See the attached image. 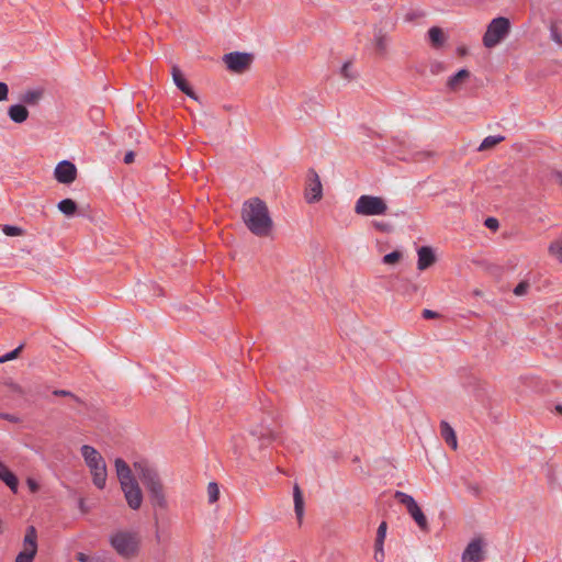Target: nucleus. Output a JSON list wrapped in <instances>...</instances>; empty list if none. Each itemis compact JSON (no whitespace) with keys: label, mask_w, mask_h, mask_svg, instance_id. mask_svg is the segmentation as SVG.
Masks as SVG:
<instances>
[{"label":"nucleus","mask_w":562,"mask_h":562,"mask_svg":"<svg viewBox=\"0 0 562 562\" xmlns=\"http://www.w3.org/2000/svg\"><path fill=\"white\" fill-rule=\"evenodd\" d=\"M135 473L147 491L150 505L154 509H166L168 502L165 486L157 468L146 459L133 463Z\"/></svg>","instance_id":"nucleus-1"},{"label":"nucleus","mask_w":562,"mask_h":562,"mask_svg":"<svg viewBox=\"0 0 562 562\" xmlns=\"http://www.w3.org/2000/svg\"><path fill=\"white\" fill-rule=\"evenodd\" d=\"M241 217L247 228L256 236H268L272 228L267 204L259 198L249 199L244 203Z\"/></svg>","instance_id":"nucleus-2"},{"label":"nucleus","mask_w":562,"mask_h":562,"mask_svg":"<svg viewBox=\"0 0 562 562\" xmlns=\"http://www.w3.org/2000/svg\"><path fill=\"white\" fill-rule=\"evenodd\" d=\"M87 467L92 475L93 484L103 490L106 483V464L99 451L89 445H83L80 449Z\"/></svg>","instance_id":"nucleus-3"},{"label":"nucleus","mask_w":562,"mask_h":562,"mask_svg":"<svg viewBox=\"0 0 562 562\" xmlns=\"http://www.w3.org/2000/svg\"><path fill=\"white\" fill-rule=\"evenodd\" d=\"M109 542L113 550L124 559L135 557L139 550V537L133 531H115L110 535Z\"/></svg>","instance_id":"nucleus-4"},{"label":"nucleus","mask_w":562,"mask_h":562,"mask_svg":"<svg viewBox=\"0 0 562 562\" xmlns=\"http://www.w3.org/2000/svg\"><path fill=\"white\" fill-rule=\"evenodd\" d=\"M387 211V204L381 196L361 195L355 204V212L362 216L384 215Z\"/></svg>","instance_id":"nucleus-5"},{"label":"nucleus","mask_w":562,"mask_h":562,"mask_svg":"<svg viewBox=\"0 0 562 562\" xmlns=\"http://www.w3.org/2000/svg\"><path fill=\"white\" fill-rule=\"evenodd\" d=\"M509 32V21L506 18H496L491 21L483 36V44L492 48L501 43Z\"/></svg>","instance_id":"nucleus-6"},{"label":"nucleus","mask_w":562,"mask_h":562,"mask_svg":"<svg viewBox=\"0 0 562 562\" xmlns=\"http://www.w3.org/2000/svg\"><path fill=\"white\" fill-rule=\"evenodd\" d=\"M252 59L251 54L239 52L228 53L223 56V61L227 69L236 74L246 71L250 67Z\"/></svg>","instance_id":"nucleus-7"},{"label":"nucleus","mask_w":562,"mask_h":562,"mask_svg":"<svg viewBox=\"0 0 562 562\" xmlns=\"http://www.w3.org/2000/svg\"><path fill=\"white\" fill-rule=\"evenodd\" d=\"M485 559V542L481 537L473 538L461 555V562H482Z\"/></svg>","instance_id":"nucleus-8"},{"label":"nucleus","mask_w":562,"mask_h":562,"mask_svg":"<svg viewBox=\"0 0 562 562\" xmlns=\"http://www.w3.org/2000/svg\"><path fill=\"white\" fill-rule=\"evenodd\" d=\"M323 196V186L319 176L314 169L307 172L305 200L307 203L318 202Z\"/></svg>","instance_id":"nucleus-9"},{"label":"nucleus","mask_w":562,"mask_h":562,"mask_svg":"<svg viewBox=\"0 0 562 562\" xmlns=\"http://www.w3.org/2000/svg\"><path fill=\"white\" fill-rule=\"evenodd\" d=\"M121 488L130 508L133 510L139 509L143 504L144 496L137 480L123 483Z\"/></svg>","instance_id":"nucleus-10"},{"label":"nucleus","mask_w":562,"mask_h":562,"mask_svg":"<svg viewBox=\"0 0 562 562\" xmlns=\"http://www.w3.org/2000/svg\"><path fill=\"white\" fill-rule=\"evenodd\" d=\"M250 435L256 438L260 448L269 446L279 439V434L270 425L261 423L250 430Z\"/></svg>","instance_id":"nucleus-11"},{"label":"nucleus","mask_w":562,"mask_h":562,"mask_svg":"<svg viewBox=\"0 0 562 562\" xmlns=\"http://www.w3.org/2000/svg\"><path fill=\"white\" fill-rule=\"evenodd\" d=\"M54 177L59 183L70 184L77 178V168L71 161L63 160L55 167Z\"/></svg>","instance_id":"nucleus-12"},{"label":"nucleus","mask_w":562,"mask_h":562,"mask_svg":"<svg viewBox=\"0 0 562 562\" xmlns=\"http://www.w3.org/2000/svg\"><path fill=\"white\" fill-rule=\"evenodd\" d=\"M417 256V269L420 271L428 269L437 260L434 249L429 246H423L418 248Z\"/></svg>","instance_id":"nucleus-13"},{"label":"nucleus","mask_w":562,"mask_h":562,"mask_svg":"<svg viewBox=\"0 0 562 562\" xmlns=\"http://www.w3.org/2000/svg\"><path fill=\"white\" fill-rule=\"evenodd\" d=\"M172 79L175 85L188 97H190L193 100L198 101V95L195 92L191 89V87L188 85L187 80L184 79L181 70L177 67H172Z\"/></svg>","instance_id":"nucleus-14"},{"label":"nucleus","mask_w":562,"mask_h":562,"mask_svg":"<svg viewBox=\"0 0 562 562\" xmlns=\"http://www.w3.org/2000/svg\"><path fill=\"white\" fill-rule=\"evenodd\" d=\"M114 463L116 475L121 486L123 485V483H128L130 481L136 480L132 473L130 465L123 459L116 458Z\"/></svg>","instance_id":"nucleus-15"},{"label":"nucleus","mask_w":562,"mask_h":562,"mask_svg":"<svg viewBox=\"0 0 562 562\" xmlns=\"http://www.w3.org/2000/svg\"><path fill=\"white\" fill-rule=\"evenodd\" d=\"M0 480L13 492H18L19 481L16 475L0 461Z\"/></svg>","instance_id":"nucleus-16"},{"label":"nucleus","mask_w":562,"mask_h":562,"mask_svg":"<svg viewBox=\"0 0 562 562\" xmlns=\"http://www.w3.org/2000/svg\"><path fill=\"white\" fill-rule=\"evenodd\" d=\"M470 78V71L467 69L459 70L456 75L447 80V87L450 91H459L463 83Z\"/></svg>","instance_id":"nucleus-17"},{"label":"nucleus","mask_w":562,"mask_h":562,"mask_svg":"<svg viewBox=\"0 0 562 562\" xmlns=\"http://www.w3.org/2000/svg\"><path fill=\"white\" fill-rule=\"evenodd\" d=\"M440 435L448 446L453 450L458 448V440L454 429L446 420L440 422Z\"/></svg>","instance_id":"nucleus-18"},{"label":"nucleus","mask_w":562,"mask_h":562,"mask_svg":"<svg viewBox=\"0 0 562 562\" xmlns=\"http://www.w3.org/2000/svg\"><path fill=\"white\" fill-rule=\"evenodd\" d=\"M8 115L14 123H23L29 117V110L22 104H14L8 109Z\"/></svg>","instance_id":"nucleus-19"},{"label":"nucleus","mask_w":562,"mask_h":562,"mask_svg":"<svg viewBox=\"0 0 562 562\" xmlns=\"http://www.w3.org/2000/svg\"><path fill=\"white\" fill-rule=\"evenodd\" d=\"M293 498H294V512L299 524L301 525L303 516H304V499L302 492L299 485H295L293 488Z\"/></svg>","instance_id":"nucleus-20"},{"label":"nucleus","mask_w":562,"mask_h":562,"mask_svg":"<svg viewBox=\"0 0 562 562\" xmlns=\"http://www.w3.org/2000/svg\"><path fill=\"white\" fill-rule=\"evenodd\" d=\"M408 514L411 515V517L414 519V521L417 524V526L420 528L422 531L429 530L428 520H427L425 514L423 513L422 508L418 506V504L416 506H414L408 512Z\"/></svg>","instance_id":"nucleus-21"},{"label":"nucleus","mask_w":562,"mask_h":562,"mask_svg":"<svg viewBox=\"0 0 562 562\" xmlns=\"http://www.w3.org/2000/svg\"><path fill=\"white\" fill-rule=\"evenodd\" d=\"M389 45L387 35L381 30L374 33V48L379 55H384L386 53Z\"/></svg>","instance_id":"nucleus-22"},{"label":"nucleus","mask_w":562,"mask_h":562,"mask_svg":"<svg viewBox=\"0 0 562 562\" xmlns=\"http://www.w3.org/2000/svg\"><path fill=\"white\" fill-rule=\"evenodd\" d=\"M430 43L434 47H441L446 42V35L439 27H431L428 31Z\"/></svg>","instance_id":"nucleus-23"},{"label":"nucleus","mask_w":562,"mask_h":562,"mask_svg":"<svg viewBox=\"0 0 562 562\" xmlns=\"http://www.w3.org/2000/svg\"><path fill=\"white\" fill-rule=\"evenodd\" d=\"M24 548L37 550V532L34 526H29L23 540Z\"/></svg>","instance_id":"nucleus-24"},{"label":"nucleus","mask_w":562,"mask_h":562,"mask_svg":"<svg viewBox=\"0 0 562 562\" xmlns=\"http://www.w3.org/2000/svg\"><path fill=\"white\" fill-rule=\"evenodd\" d=\"M58 210L66 216H74L77 211V204L71 199L61 200L57 204Z\"/></svg>","instance_id":"nucleus-25"},{"label":"nucleus","mask_w":562,"mask_h":562,"mask_svg":"<svg viewBox=\"0 0 562 562\" xmlns=\"http://www.w3.org/2000/svg\"><path fill=\"white\" fill-rule=\"evenodd\" d=\"M504 140V136H501V135H497V136H494V135H491V136H487L483 139V142L481 143L480 147H479V150L483 151V150H488L493 147H495L497 144H499L501 142Z\"/></svg>","instance_id":"nucleus-26"},{"label":"nucleus","mask_w":562,"mask_h":562,"mask_svg":"<svg viewBox=\"0 0 562 562\" xmlns=\"http://www.w3.org/2000/svg\"><path fill=\"white\" fill-rule=\"evenodd\" d=\"M395 498L401 503L403 504L407 512H409L414 506L417 505L416 501L414 499V497L409 494H406L404 492H400L397 491L395 493Z\"/></svg>","instance_id":"nucleus-27"},{"label":"nucleus","mask_w":562,"mask_h":562,"mask_svg":"<svg viewBox=\"0 0 562 562\" xmlns=\"http://www.w3.org/2000/svg\"><path fill=\"white\" fill-rule=\"evenodd\" d=\"M37 550L24 548L15 558V562H33Z\"/></svg>","instance_id":"nucleus-28"},{"label":"nucleus","mask_w":562,"mask_h":562,"mask_svg":"<svg viewBox=\"0 0 562 562\" xmlns=\"http://www.w3.org/2000/svg\"><path fill=\"white\" fill-rule=\"evenodd\" d=\"M549 254L562 262V238L557 239L550 244Z\"/></svg>","instance_id":"nucleus-29"},{"label":"nucleus","mask_w":562,"mask_h":562,"mask_svg":"<svg viewBox=\"0 0 562 562\" xmlns=\"http://www.w3.org/2000/svg\"><path fill=\"white\" fill-rule=\"evenodd\" d=\"M531 288L529 280L520 281L513 290L516 296H525Z\"/></svg>","instance_id":"nucleus-30"},{"label":"nucleus","mask_w":562,"mask_h":562,"mask_svg":"<svg viewBox=\"0 0 562 562\" xmlns=\"http://www.w3.org/2000/svg\"><path fill=\"white\" fill-rule=\"evenodd\" d=\"M220 496V488L215 482H210L207 485V497L211 504L215 503Z\"/></svg>","instance_id":"nucleus-31"},{"label":"nucleus","mask_w":562,"mask_h":562,"mask_svg":"<svg viewBox=\"0 0 562 562\" xmlns=\"http://www.w3.org/2000/svg\"><path fill=\"white\" fill-rule=\"evenodd\" d=\"M41 97H42V92L32 90V91L25 92L23 94L22 99L27 104H36L38 102V100L41 99Z\"/></svg>","instance_id":"nucleus-32"},{"label":"nucleus","mask_w":562,"mask_h":562,"mask_svg":"<svg viewBox=\"0 0 562 562\" xmlns=\"http://www.w3.org/2000/svg\"><path fill=\"white\" fill-rule=\"evenodd\" d=\"M386 530H387V525L385 521H382L378 527L374 544H384V540L386 537Z\"/></svg>","instance_id":"nucleus-33"},{"label":"nucleus","mask_w":562,"mask_h":562,"mask_svg":"<svg viewBox=\"0 0 562 562\" xmlns=\"http://www.w3.org/2000/svg\"><path fill=\"white\" fill-rule=\"evenodd\" d=\"M403 255L401 251L395 250L383 257V262L385 265H395L402 259Z\"/></svg>","instance_id":"nucleus-34"},{"label":"nucleus","mask_w":562,"mask_h":562,"mask_svg":"<svg viewBox=\"0 0 562 562\" xmlns=\"http://www.w3.org/2000/svg\"><path fill=\"white\" fill-rule=\"evenodd\" d=\"M550 37L560 47H562V32L555 24L550 26Z\"/></svg>","instance_id":"nucleus-35"},{"label":"nucleus","mask_w":562,"mask_h":562,"mask_svg":"<svg viewBox=\"0 0 562 562\" xmlns=\"http://www.w3.org/2000/svg\"><path fill=\"white\" fill-rule=\"evenodd\" d=\"M23 347H24V345H23V344H21L20 346H18V347H16L15 349H13L12 351H9V352H7V353L2 355V356L0 357V363H4V362H7V361H10V360L15 359V358L19 356V353L21 352V350L23 349Z\"/></svg>","instance_id":"nucleus-36"},{"label":"nucleus","mask_w":562,"mask_h":562,"mask_svg":"<svg viewBox=\"0 0 562 562\" xmlns=\"http://www.w3.org/2000/svg\"><path fill=\"white\" fill-rule=\"evenodd\" d=\"M3 233L8 236H19L22 234V229L16 226L5 225L3 227Z\"/></svg>","instance_id":"nucleus-37"},{"label":"nucleus","mask_w":562,"mask_h":562,"mask_svg":"<svg viewBox=\"0 0 562 562\" xmlns=\"http://www.w3.org/2000/svg\"><path fill=\"white\" fill-rule=\"evenodd\" d=\"M384 544H374V560L376 562H383L384 561Z\"/></svg>","instance_id":"nucleus-38"},{"label":"nucleus","mask_w":562,"mask_h":562,"mask_svg":"<svg viewBox=\"0 0 562 562\" xmlns=\"http://www.w3.org/2000/svg\"><path fill=\"white\" fill-rule=\"evenodd\" d=\"M53 394L55 396H69L71 398H74L75 401H78V397L72 392L67 391V390H54Z\"/></svg>","instance_id":"nucleus-39"},{"label":"nucleus","mask_w":562,"mask_h":562,"mask_svg":"<svg viewBox=\"0 0 562 562\" xmlns=\"http://www.w3.org/2000/svg\"><path fill=\"white\" fill-rule=\"evenodd\" d=\"M485 226L490 229L496 231L498 228L499 224L495 217H487L485 220Z\"/></svg>","instance_id":"nucleus-40"},{"label":"nucleus","mask_w":562,"mask_h":562,"mask_svg":"<svg viewBox=\"0 0 562 562\" xmlns=\"http://www.w3.org/2000/svg\"><path fill=\"white\" fill-rule=\"evenodd\" d=\"M0 418L8 420L10 423H19L20 418L16 415L9 413H0Z\"/></svg>","instance_id":"nucleus-41"},{"label":"nucleus","mask_w":562,"mask_h":562,"mask_svg":"<svg viewBox=\"0 0 562 562\" xmlns=\"http://www.w3.org/2000/svg\"><path fill=\"white\" fill-rule=\"evenodd\" d=\"M26 484H27V486H29V488H30V491L32 493H36L38 491V488H40L38 483L34 479H32V477H29L26 480Z\"/></svg>","instance_id":"nucleus-42"},{"label":"nucleus","mask_w":562,"mask_h":562,"mask_svg":"<svg viewBox=\"0 0 562 562\" xmlns=\"http://www.w3.org/2000/svg\"><path fill=\"white\" fill-rule=\"evenodd\" d=\"M9 88L7 83L0 82V101H4L8 98Z\"/></svg>","instance_id":"nucleus-43"},{"label":"nucleus","mask_w":562,"mask_h":562,"mask_svg":"<svg viewBox=\"0 0 562 562\" xmlns=\"http://www.w3.org/2000/svg\"><path fill=\"white\" fill-rule=\"evenodd\" d=\"M134 160H135V154H134V151H128V153H126V154H125V156H124V162H125L126 165H130V164L134 162Z\"/></svg>","instance_id":"nucleus-44"},{"label":"nucleus","mask_w":562,"mask_h":562,"mask_svg":"<svg viewBox=\"0 0 562 562\" xmlns=\"http://www.w3.org/2000/svg\"><path fill=\"white\" fill-rule=\"evenodd\" d=\"M77 560L79 562H88L89 561V557L86 553L79 552L77 554Z\"/></svg>","instance_id":"nucleus-45"},{"label":"nucleus","mask_w":562,"mask_h":562,"mask_svg":"<svg viewBox=\"0 0 562 562\" xmlns=\"http://www.w3.org/2000/svg\"><path fill=\"white\" fill-rule=\"evenodd\" d=\"M423 316L428 317V316H438V315L435 312L430 311V310H424L423 311Z\"/></svg>","instance_id":"nucleus-46"},{"label":"nucleus","mask_w":562,"mask_h":562,"mask_svg":"<svg viewBox=\"0 0 562 562\" xmlns=\"http://www.w3.org/2000/svg\"><path fill=\"white\" fill-rule=\"evenodd\" d=\"M557 183L562 187V172H557L555 175Z\"/></svg>","instance_id":"nucleus-47"},{"label":"nucleus","mask_w":562,"mask_h":562,"mask_svg":"<svg viewBox=\"0 0 562 562\" xmlns=\"http://www.w3.org/2000/svg\"><path fill=\"white\" fill-rule=\"evenodd\" d=\"M554 411L562 415V404L555 405Z\"/></svg>","instance_id":"nucleus-48"},{"label":"nucleus","mask_w":562,"mask_h":562,"mask_svg":"<svg viewBox=\"0 0 562 562\" xmlns=\"http://www.w3.org/2000/svg\"><path fill=\"white\" fill-rule=\"evenodd\" d=\"M376 227L380 229H384V225H382V224H376Z\"/></svg>","instance_id":"nucleus-49"}]
</instances>
